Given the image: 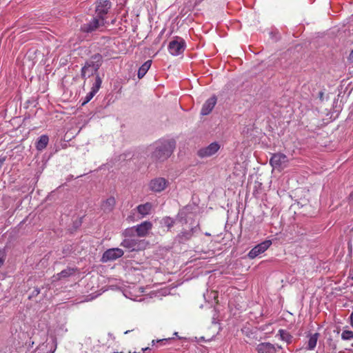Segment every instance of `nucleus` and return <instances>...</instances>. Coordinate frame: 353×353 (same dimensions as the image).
Here are the masks:
<instances>
[{"label":"nucleus","instance_id":"1","mask_svg":"<svg viewBox=\"0 0 353 353\" xmlns=\"http://www.w3.org/2000/svg\"><path fill=\"white\" fill-rule=\"evenodd\" d=\"M176 143L174 140H166L161 142L152 154V158L163 161L167 159L175 148Z\"/></svg>","mask_w":353,"mask_h":353},{"label":"nucleus","instance_id":"2","mask_svg":"<svg viewBox=\"0 0 353 353\" xmlns=\"http://www.w3.org/2000/svg\"><path fill=\"white\" fill-rule=\"evenodd\" d=\"M102 64V56L95 54L87 61L81 68V77L83 78L90 77L96 74Z\"/></svg>","mask_w":353,"mask_h":353},{"label":"nucleus","instance_id":"3","mask_svg":"<svg viewBox=\"0 0 353 353\" xmlns=\"http://www.w3.org/2000/svg\"><path fill=\"white\" fill-rule=\"evenodd\" d=\"M148 243L145 240H139L138 239L130 238L125 239L121 243V246L128 249V250L139 251L145 249Z\"/></svg>","mask_w":353,"mask_h":353},{"label":"nucleus","instance_id":"4","mask_svg":"<svg viewBox=\"0 0 353 353\" xmlns=\"http://www.w3.org/2000/svg\"><path fill=\"white\" fill-rule=\"evenodd\" d=\"M270 163L274 169L282 170L287 168L288 164V158L284 154L276 153L272 156L270 160Z\"/></svg>","mask_w":353,"mask_h":353},{"label":"nucleus","instance_id":"5","mask_svg":"<svg viewBox=\"0 0 353 353\" xmlns=\"http://www.w3.org/2000/svg\"><path fill=\"white\" fill-rule=\"evenodd\" d=\"M104 25L105 18H100L96 16L95 17H93L90 22L84 23L81 26V29L84 32H92L100 26H103Z\"/></svg>","mask_w":353,"mask_h":353},{"label":"nucleus","instance_id":"6","mask_svg":"<svg viewBox=\"0 0 353 353\" xmlns=\"http://www.w3.org/2000/svg\"><path fill=\"white\" fill-rule=\"evenodd\" d=\"M221 145L217 142H213L207 147L199 149L197 155L201 158H207L215 154L220 149Z\"/></svg>","mask_w":353,"mask_h":353},{"label":"nucleus","instance_id":"7","mask_svg":"<svg viewBox=\"0 0 353 353\" xmlns=\"http://www.w3.org/2000/svg\"><path fill=\"white\" fill-rule=\"evenodd\" d=\"M185 47V43L184 40L182 39H177L170 42L168 50L171 54L177 56L183 52Z\"/></svg>","mask_w":353,"mask_h":353},{"label":"nucleus","instance_id":"8","mask_svg":"<svg viewBox=\"0 0 353 353\" xmlns=\"http://www.w3.org/2000/svg\"><path fill=\"white\" fill-rule=\"evenodd\" d=\"M168 181L163 177H158L152 179L149 184V189L154 192H160L164 190L168 186Z\"/></svg>","mask_w":353,"mask_h":353},{"label":"nucleus","instance_id":"9","mask_svg":"<svg viewBox=\"0 0 353 353\" xmlns=\"http://www.w3.org/2000/svg\"><path fill=\"white\" fill-rule=\"evenodd\" d=\"M112 6L110 0H99L96 5V14L98 17L105 18Z\"/></svg>","mask_w":353,"mask_h":353},{"label":"nucleus","instance_id":"10","mask_svg":"<svg viewBox=\"0 0 353 353\" xmlns=\"http://www.w3.org/2000/svg\"><path fill=\"white\" fill-rule=\"evenodd\" d=\"M123 251L120 248H110L107 250L103 254L101 261L103 263L109 261H114L123 255Z\"/></svg>","mask_w":353,"mask_h":353},{"label":"nucleus","instance_id":"11","mask_svg":"<svg viewBox=\"0 0 353 353\" xmlns=\"http://www.w3.org/2000/svg\"><path fill=\"white\" fill-rule=\"evenodd\" d=\"M271 245L272 242L269 240L258 244L249 252V258L252 259L256 258L257 256L266 251Z\"/></svg>","mask_w":353,"mask_h":353},{"label":"nucleus","instance_id":"12","mask_svg":"<svg viewBox=\"0 0 353 353\" xmlns=\"http://www.w3.org/2000/svg\"><path fill=\"white\" fill-rule=\"evenodd\" d=\"M152 223L148 221H143L141 224L137 225L136 226V232L137 236L140 237L146 236L148 234L149 231L152 229Z\"/></svg>","mask_w":353,"mask_h":353},{"label":"nucleus","instance_id":"13","mask_svg":"<svg viewBox=\"0 0 353 353\" xmlns=\"http://www.w3.org/2000/svg\"><path fill=\"white\" fill-rule=\"evenodd\" d=\"M57 348L56 340L51 343H42L36 350L37 353H54Z\"/></svg>","mask_w":353,"mask_h":353},{"label":"nucleus","instance_id":"14","mask_svg":"<svg viewBox=\"0 0 353 353\" xmlns=\"http://www.w3.org/2000/svg\"><path fill=\"white\" fill-rule=\"evenodd\" d=\"M216 103V98L212 97L208 99L203 105L201 108V114L202 115H208L210 114Z\"/></svg>","mask_w":353,"mask_h":353},{"label":"nucleus","instance_id":"15","mask_svg":"<svg viewBox=\"0 0 353 353\" xmlns=\"http://www.w3.org/2000/svg\"><path fill=\"white\" fill-rule=\"evenodd\" d=\"M256 350L258 353H276V347L270 343H261L256 346Z\"/></svg>","mask_w":353,"mask_h":353},{"label":"nucleus","instance_id":"16","mask_svg":"<svg viewBox=\"0 0 353 353\" xmlns=\"http://www.w3.org/2000/svg\"><path fill=\"white\" fill-rule=\"evenodd\" d=\"M307 336L308 337V340L305 343V348L307 350H312L316 345L319 334H310Z\"/></svg>","mask_w":353,"mask_h":353},{"label":"nucleus","instance_id":"17","mask_svg":"<svg viewBox=\"0 0 353 353\" xmlns=\"http://www.w3.org/2000/svg\"><path fill=\"white\" fill-rule=\"evenodd\" d=\"M116 205V200L114 197L110 196L103 201L101 208L105 212H112Z\"/></svg>","mask_w":353,"mask_h":353},{"label":"nucleus","instance_id":"18","mask_svg":"<svg viewBox=\"0 0 353 353\" xmlns=\"http://www.w3.org/2000/svg\"><path fill=\"white\" fill-rule=\"evenodd\" d=\"M76 271V269L68 268L63 270H62L61 272L57 274L56 275L53 276L54 281L56 280H60L63 278H66L72 274H73Z\"/></svg>","mask_w":353,"mask_h":353},{"label":"nucleus","instance_id":"19","mask_svg":"<svg viewBox=\"0 0 353 353\" xmlns=\"http://www.w3.org/2000/svg\"><path fill=\"white\" fill-rule=\"evenodd\" d=\"M152 208V204L147 202L144 204L139 205L137 208V212L143 216L149 214Z\"/></svg>","mask_w":353,"mask_h":353},{"label":"nucleus","instance_id":"20","mask_svg":"<svg viewBox=\"0 0 353 353\" xmlns=\"http://www.w3.org/2000/svg\"><path fill=\"white\" fill-rule=\"evenodd\" d=\"M49 141V138L47 135H41L36 143V148L38 150H42L46 148Z\"/></svg>","mask_w":353,"mask_h":353},{"label":"nucleus","instance_id":"21","mask_svg":"<svg viewBox=\"0 0 353 353\" xmlns=\"http://www.w3.org/2000/svg\"><path fill=\"white\" fill-rule=\"evenodd\" d=\"M192 236V230L183 231L177 235L178 241L180 243H183L190 240Z\"/></svg>","mask_w":353,"mask_h":353},{"label":"nucleus","instance_id":"22","mask_svg":"<svg viewBox=\"0 0 353 353\" xmlns=\"http://www.w3.org/2000/svg\"><path fill=\"white\" fill-rule=\"evenodd\" d=\"M151 64H152V61L151 60H148V61H145L139 68V69L138 70V77H139V79H141V78H143L145 76V74H146V72H148L149 68H150Z\"/></svg>","mask_w":353,"mask_h":353},{"label":"nucleus","instance_id":"23","mask_svg":"<svg viewBox=\"0 0 353 353\" xmlns=\"http://www.w3.org/2000/svg\"><path fill=\"white\" fill-rule=\"evenodd\" d=\"M278 335L280 336V339L286 342L287 343H290L292 340V336L286 330H279L278 332Z\"/></svg>","mask_w":353,"mask_h":353},{"label":"nucleus","instance_id":"24","mask_svg":"<svg viewBox=\"0 0 353 353\" xmlns=\"http://www.w3.org/2000/svg\"><path fill=\"white\" fill-rule=\"evenodd\" d=\"M101 83L102 80L101 77L99 76V74H97L95 78V82L94 83L91 88L93 92L97 93L99 91V88H101Z\"/></svg>","mask_w":353,"mask_h":353},{"label":"nucleus","instance_id":"25","mask_svg":"<svg viewBox=\"0 0 353 353\" xmlns=\"http://www.w3.org/2000/svg\"><path fill=\"white\" fill-rule=\"evenodd\" d=\"M342 339L345 340H350L353 339V332L349 330H345L342 333Z\"/></svg>","mask_w":353,"mask_h":353},{"label":"nucleus","instance_id":"26","mask_svg":"<svg viewBox=\"0 0 353 353\" xmlns=\"http://www.w3.org/2000/svg\"><path fill=\"white\" fill-rule=\"evenodd\" d=\"M96 94L95 92H93V91L91 90V91L87 94L85 101L83 102L82 105H85V103H88L92 97Z\"/></svg>","mask_w":353,"mask_h":353},{"label":"nucleus","instance_id":"27","mask_svg":"<svg viewBox=\"0 0 353 353\" xmlns=\"http://www.w3.org/2000/svg\"><path fill=\"white\" fill-rule=\"evenodd\" d=\"M6 253L3 251L0 250V268L3 265L6 260Z\"/></svg>","mask_w":353,"mask_h":353},{"label":"nucleus","instance_id":"28","mask_svg":"<svg viewBox=\"0 0 353 353\" xmlns=\"http://www.w3.org/2000/svg\"><path fill=\"white\" fill-rule=\"evenodd\" d=\"M40 293V290L38 288H35L32 292V296H37Z\"/></svg>","mask_w":353,"mask_h":353},{"label":"nucleus","instance_id":"29","mask_svg":"<svg viewBox=\"0 0 353 353\" xmlns=\"http://www.w3.org/2000/svg\"><path fill=\"white\" fill-rule=\"evenodd\" d=\"M348 60L351 62V63H353V50L351 51L350 55H349V57H348Z\"/></svg>","mask_w":353,"mask_h":353},{"label":"nucleus","instance_id":"30","mask_svg":"<svg viewBox=\"0 0 353 353\" xmlns=\"http://www.w3.org/2000/svg\"><path fill=\"white\" fill-rule=\"evenodd\" d=\"M5 160H6L5 157H0V169L1 168L2 165H3Z\"/></svg>","mask_w":353,"mask_h":353},{"label":"nucleus","instance_id":"31","mask_svg":"<svg viewBox=\"0 0 353 353\" xmlns=\"http://www.w3.org/2000/svg\"><path fill=\"white\" fill-rule=\"evenodd\" d=\"M336 110H334L335 112H337V114L341 112L342 108L341 105H339V106L336 105Z\"/></svg>","mask_w":353,"mask_h":353},{"label":"nucleus","instance_id":"32","mask_svg":"<svg viewBox=\"0 0 353 353\" xmlns=\"http://www.w3.org/2000/svg\"><path fill=\"white\" fill-rule=\"evenodd\" d=\"M350 324L353 327V312L350 314Z\"/></svg>","mask_w":353,"mask_h":353},{"label":"nucleus","instance_id":"33","mask_svg":"<svg viewBox=\"0 0 353 353\" xmlns=\"http://www.w3.org/2000/svg\"><path fill=\"white\" fill-rule=\"evenodd\" d=\"M169 339H161V340H158L157 341V342H163L164 341H168Z\"/></svg>","mask_w":353,"mask_h":353},{"label":"nucleus","instance_id":"34","mask_svg":"<svg viewBox=\"0 0 353 353\" xmlns=\"http://www.w3.org/2000/svg\"><path fill=\"white\" fill-rule=\"evenodd\" d=\"M34 341H30V342H29V345H33V344H34Z\"/></svg>","mask_w":353,"mask_h":353},{"label":"nucleus","instance_id":"35","mask_svg":"<svg viewBox=\"0 0 353 353\" xmlns=\"http://www.w3.org/2000/svg\"><path fill=\"white\" fill-rule=\"evenodd\" d=\"M130 332V330H127L125 332V334H126L129 333Z\"/></svg>","mask_w":353,"mask_h":353},{"label":"nucleus","instance_id":"36","mask_svg":"<svg viewBox=\"0 0 353 353\" xmlns=\"http://www.w3.org/2000/svg\"><path fill=\"white\" fill-rule=\"evenodd\" d=\"M148 347H146V348H142V350H143V351H145V350H148Z\"/></svg>","mask_w":353,"mask_h":353}]
</instances>
